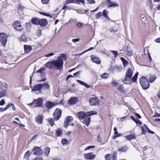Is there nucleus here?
<instances>
[{"mask_svg":"<svg viewBox=\"0 0 160 160\" xmlns=\"http://www.w3.org/2000/svg\"><path fill=\"white\" fill-rule=\"evenodd\" d=\"M5 103V101L4 100L2 99L0 102V105L1 106H2L4 105Z\"/></svg>","mask_w":160,"mask_h":160,"instance_id":"61","label":"nucleus"},{"mask_svg":"<svg viewBox=\"0 0 160 160\" xmlns=\"http://www.w3.org/2000/svg\"><path fill=\"white\" fill-rule=\"evenodd\" d=\"M107 6L108 8L118 7L119 4L116 2H112L111 0H107Z\"/></svg>","mask_w":160,"mask_h":160,"instance_id":"11","label":"nucleus"},{"mask_svg":"<svg viewBox=\"0 0 160 160\" xmlns=\"http://www.w3.org/2000/svg\"><path fill=\"white\" fill-rule=\"evenodd\" d=\"M13 105V104L12 103L8 104L6 108H5L6 110L8 109L11 106Z\"/></svg>","mask_w":160,"mask_h":160,"instance_id":"59","label":"nucleus"},{"mask_svg":"<svg viewBox=\"0 0 160 160\" xmlns=\"http://www.w3.org/2000/svg\"><path fill=\"white\" fill-rule=\"evenodd\" d=\"M112 155L110 154H108L105 156V158L106 160H111Z\"/></svg>","mask_w":160,"mask_h":160,"instance_id":"46","label":"nucleus"},{"mask_svg":"<svg viewBox=\"0 0 160 160\" xmlns=\"http://www.w3.org/2000/svg\"><path fill=\"white\" fill-rule=\"evenodd\" d=\"M55 105V104L54 102L50 101H47L45 104L46 107L48 108H50Z\"/></svg>","mask_w":160,"mask_h":160,"instance_id":"20","label":"nucleus"},{"mask_svg":"<svg viewBox=\"0 0 160 160\" xmlns=\"http://www.w3.org/2000/svg\"><path fill=\"white\" fill-rule=\"evenodd\" d=\"M32 151L35 155L39 156L42 155L43 154V152L41 147L35 146L32 149Z\"/></svg>","mask_w":160,"mask_h":160,"instance_id":"5","label":"nucleus"},{"mask_svg":"<svg viewBox=\"0 0 160 160\" xmlns=\"http://www.w3.org/2000/svg\"><path fill=\"white\" fill-rule=\"evenodd\" d=\"M32 22L36 25H39L42 28L46 27L48 24L47 20L45 19L34 18H32Z\"/></svg>","mask_w":160,"mask_h":160,"instance_id":"1","label":"nucleus"},{"mask_svg":"<svg viewBox=\"0 0 160 160\" xmlns=\"http://www.w3.org/2000/svg\"><path fill=\"white\" fill-rule=\"evenodd\" d=\"M130 77H127L126 76H125V78L122 81V82L125 84H129L130 83L131 78Z\"/></svg>","mask_w":160,"mask_h":160,"instance_id":"23","label":"nucleus"},{"mask_svg":"<svg viewBox=\"0 0 160 160\" xmlns=\"http://www.w3.org/2000/svg\"><path fill=\"white\" fill-rule=\"evenodd\" d=\"M95 148L94 146H90L87 147L85 149L84 151H86L88 150H89L92 148Z\"/></svg>","mask_w":160,"mask_h":160,"instance_id":"55","label":"nucleus"},{"mask_svg":"<svg viewBox=\"0 0 160 160\" xmlns=\"http://www.w3.org/2000/svg\"><path fill=\"white\" fill-rule=\"evenodd\" d=\"M7 35L4 33L0 34V42L4 46H5L7 42Z\"/></svg>","mask_w":160,"mask_h":160,"instance_id":"7","label":"nucleus"},{"mask_svg":"<svg viewBox=\"0 0 160 160\" xmlns=\"http://www.w3.org/2000/svg\"><path fill=\"white\" fill-rule=\"evenodd\" d=\"M43 118V117L42 114H39L35 118V121L38 124H42V123Z\"/></svg>","mask_w":160,"mask_h":160,"instance_id":"15","label":"nucleus"},{"mask_svg":"<svg viewBox=\"0 0 160 160\" xmlns=\"http://www.w3.org/2000/svg\"><path fill=\"white\" fill-rule=\"evenodd\" d=\"M79 101V99L76 97H72L68 101V103L69 105H74Z\"/></svg>","mask_w":160,"mask_h":160,"instance_id":"9","label":"nucleus"},{"mask_svg":"<svg viewBox=\"0 0 160 160\" xmlns=\"http://www.w3.org/2000/svg\"><path fill=\"white\" fill-rule=\"evenodd\" d=\"M135 123L137 124H139V125L142 124V122L139 120L138 119H137V120Z\"/></svg>","mask_w":160,"mask_h":160,"instance_id":"62","label":"nucleus"},{"mask_svg":"<svg viewBox=\"0 0 160 160\" xmlns=\"http://www.w3.org/2000/svg\"><path fill=\"white\" fill-rule=\"evenodd\" d=\"M121 60L122 61L123 66L124 67H125L127 66V64L128 63V62L125 59H124L122 57L121 58Z\"/></svg>","mask_w":160,"mask_h":160,"instance_id":"37","label":"nucleus"},{"mask_svg":"<svg viewBox=\"0 0 160 160\" xmlns=\"http://www.w3.org/2000/svg\"><path fill=\"white\" fill-rule=\"evenodd\" d=\"M80 72V71H78L74 73L73 75L74 76H78L79 75Z\"/></svg>","mask_w":160,"mask_h":160,"instance_id":"63","label":"nucleus"},{"mask_svg":"<svg viewBox=\"0 0 160 160\" xmlns=\"http://www.w3.org/2000/svg\"><path fill=\"white\" fill-rule=\"evenodd\" d=\"M39 13L42 15L49 17H50V18H52V16L51 15H50L49 14H47L46 13H45L44 12H39Z\"/></svg>","mask_w":160,"mask_h":160,"instance_id":"51","label":"nucleus"},{"mask_svg":"<svg viewBox=\"0 0 160 160\" xmlns=\"http://www.w3.org/2000/svg\"><path fill=\"white\" fill-rule=\"evenodd\" d=\"M48 122L51 126H52L54 124V123L53 120L52 118H49L48 119Z\"/></svg>","mask_w":160,"mask_h":160,"instance_id":"47","label":"nucleus"},{"mask_svg":"<svg viewBox=\"0 0 160 160\" xmlns=\"http://www.w3.org/2000/svg\"><path fill=\"white\" fill-rule=\"evenodd\" d=\"M42 85V88L44 89H48L50 88L49 85L47 82L41 84Z\"/></svg>","mask_w":160,"mask_h":160,"instance_id":"28","label":"nucleus"},{"mask_svg":"<svg viewBox=\"0 0 160 160\" xmlns=\"http://www.w3.org/2000/svg\"><path fill=\"white\" fill-rule=\"evenodd\" d=\"M73 118L72 116H69L66 117L64 121L63 126L67 128L69 125V123L73 120Z\"/></svg>","mask_w":160,"mask_h":160,"instance_id":"10","label":"nucleus"},{"mask_svg":"<svg viewBox=\"0 0 160 160\" xmlns=\"http://www.w3.org/2000/svg\"><path fill=\"white\" fill-rule=\"evenodd\" d=\"M139 81L140 84L143 89H147L149 87V82L146 77H142L140 79Z\"/></svg>","mask_w":160,"mask_h":160,"instance_id":"2","label":"nucleus"},{"mask_svg":"<svg viewBox=\"0 0 160 160\" xmlns=\"http://www.w3.org/2000/svg\"><path fill=\"white\" fill-rule=\"evenodd\" d=\"M24 48L26 53L29 52L32 49V47L29 45H25L24 46Z\"/></svg>","mask_w":160,"mask_h":160,"instance_id":"22","label":"nucleus"},{"mask_svg":"<svg viewBox=\"0 0 160 160\" xmlns=\"http://www.w3.org/2000/svg\"><path fill=\"white\" fill-rule=\"evenodd\" d=\"M97 112L96 111H91L86 112V115L91 116L92 115L97 114Z\"/></svg>","mask_w":160,"mask_h":160,"instance_id":"32","label":"nucleus"},{"mask_svg":"<svg viewBox=\"0 0 160 160\" xmlns=\"http://www.w3.org/2000/svg\"><path fill=\"white\" fill-rule=\"evenodd\" d=\"M89 102L90 105H98L100 103V101L96 97L94 98H90L89 100Z\"/></svg>","mask_w":160,"mask_h":160,"instance_id":"6","label":"nucleus"},{"mask_svg":"<svg viewBox=\"0 0 160 160\" xmlns=\"http://www.w3.org/2000/svg\"><path fill=\"white\" fill-rule=\"evenodd\" d=\"M114 134L115 135L113 137V139H115L117 137H120L121 136V135L120 134L118 133V132L117 131V129L116 128H114Z\"/></svg>","mask_w":160,"mask_h":160,"instance_id":"27","label":"nucleus"},{"mask_svg":"<svg viewBox=\"0 0 160 160\" xmlns=\"http://www.w3.org/2000/svg\"><path fill=\"white\" fill-rule=\"evenodd\" d=\"M50 148L49 147H47L44 151V153L46 155L48 156L50 152Z\"/></svg>","mask_w":160,"mask_h":160,"instance_id":"39","label":"nucleus"},{"mask_svg":"<svg viewBox=\"0 0 160 160\" xmlns=\"http://www.w3.org/2000/svg\"><path fill=\"white\" fill-rule=\"evenodd\" d=\"M115 70L117 72H120L122 70V67L121 66L115 67Z\"/></svg>","mask_w":160,"mask_h":160,"instance_id":"40","label":"nucleus"},{"mask_svg":"<svg viewBox=\"0 0 160 160\" xmlns=\"http://www.w3.org/2000/svg\"><path fill=\"white\" fill-rule=\"evenodd\" d=\"M75 3L78 4L82 3V4L85 3V0H75Z\"/></svg>","mask_w":160,"mask_h":160,"instance_id":"38","label":"nucleus"},{"mask_svg":"<svg viewBox=\"0 0 160 160\" xmlns=\"http://www.w3.org/2000/svg\"><path fill=\"white\" fill-rule=\"evenodd\" d=\"M34 103H35V107H42V103L43 100L42 98H38L37 99L34 100Z\"/></svg>","mask_w":160,"mask_h":160,"instance_id":"8","label":"nucleus"},{"mask_svg":"<svg viewBox=\"0 0 160 160\" xmlns=\"http://www.w3.org/2000/svg\"><path fill=\"white\" fill-rule=\"evenodd\" d=\"M49 1L50 0H41V2L43 4H47Z\"/></svg>","mask_w":160,"mask_h":160,"instance_id":"56","label":"nucleus"},{"mask_svg":"<svg viewBox=\"0 0 160 160\" xmlns=\"http://www.w3.org/2000/svg\"><path fill=\"white\" fill-rule=\"evenodd\" d=\"M77 115L80 119H83L86 115V113L83 111H81L78 113Z\"/></svg>","mask_w":160,"mask_h":160,"instance_id":"18","label":"nucleus"},{"mask_svg":"<svg viewBox=\"0 0 160 160\" xmlns=\"http://www.w3.org/2000/svg\"><path fill=\"white\" fill-rule=\"evenodd\" d=\"M61 142L63 145H66L68 144V141L66 138H63L62 139Z\"/></svg>","mask_w":160,"mask_h":160,"instance_id":"36","label":"nucleus"},{"mask_svg":"<svg viewBox=\"0 0 160 160\" xmlns=\"http://www.w3.org/2000/svg\"><path fill=\"white\" fill-rule=\"evenodd\" d=\"M112 84L114 86H116L118 84V82L115 81H113L112 82Z\"/></svg>","mask_w":160,"mask_h":160,"instance_id":"58","label":"nucleus"},{"mask_svg":"<svg viewBox=\"0 0 160 160\" xmlns=\"http://www.w3.org/2000/svg\"><path fill=\"white\" fill-rule=\"evenodd\" d=\"M32 152H30L29 151H27L25 154L24 156V158L26 159H28L29 158V157L30 156Z\"/></svg>","mask_w":160,"mask_h":160,"instance_id":"33","label":"nucleus"},{"mask_svg":"<svg viewBox=\"0 0 160 160\" xmlns=\"http://www.w3.org/2000/svg\"><path fill=\"white\" fill-rule=\"evenodd\" d=\"M156 77L155 76H151L149 78V81L150 82H152L156 79Z\"/></svg>","mask_w":160,"mask_h":160,"instance_id":"42","label":"nucleus"},{"mask_svg":"<svg viewBox=\"0 0 160 160\" xmlns=\"http://www.w3.org/2000/svg\"><path fill=\"white\" fill-rule=\"evenodd\" d=\"M44 66L49 69H54L53 61L48 62L45 64Z\"/></svg>","mask_w":160,"mask_h":160,"instance_id":"16","label":"nucleus"},{"mask_svg":"<svg viewBox=\"0 0 160 160\" xmlns=\"http://www.w3.org/2000/svg\"><path fill=\"white\" fill-rule=\"evenodd\" d=\"M102 13L101 12H99L95 14L96 18L98 19L102 16Z\"/></svg>","mask_w":160,"mask_h":160,"instance_id":"52","label":"nucleus"},{"mask_svg":"<svg viewBox=\"0 0 160 160\" xmlns=\"http://www.w3.org/2000/svg\"><path fill=\"white\" fill-rule=\"evenodd\" d=\"M21 40L24 42H26L27 40L26 36L25 35H22L21 38Z\"/></svg>","mask_w":160,"mask_h":160,"instance_id":"48","label":"nucleus"},{"mask_svg":"<svg viewBox=\"0 0 160 160\" xmlns=\"http://www.w3.org/2000/svg\"><path fill=\"white\" fill-rule=\"evenodd\" d=\"M75 2V0H67L65 2L66 4H68L71 3Z\"/></svg>","mask_w":160,"mask_h":160,"instance_id":"54","label":"nucleus"},{"mask_svg":"<svg viewBox=\"0 0 160 160\" xmlns=\"http://www.w3.org/2000/svg\"><path fill=\"white\" fill-rule=\"evenodd\" d=\"M138 74V72H136L134 75V76H133V77H132V78L131 79V80L132 82H135L137 81Z\"/></svg>","mask_w":160,"mask_h":160,"instance_id":"34","label":"nucleus"},{"mask_svg":"<svg viewBox=\"0 0 160 160\" xmlns=\"http://www.w3.org/2000/svg\"><path fill=\"white\" fill-rule=\"evenodd\" d=\"M89 117V116L86 115L84 118L85 123L87 126L89 125L91 121L90 118Z\"/></svg>","mask_w":160,"mask_h":160,"instance_id":"19","label":"nucleus"},{"mask_svg":"<svg viewBox=\"0 0 160 160\" xmlns=\"http://www.w3.org/2000/svg\"><path fill=\"white\" fill-rule=\"evenodd\" d=\"M57 58L58 60H66L67 59V57L66 55L64 54H61L60 55L58 56Z\"/></svg>","mask_w":160,"mask_h":160,"instance_id":"24","label":"nucleus"},{"mask_svg":"<svg viewBox=\"0 0 160 160\" xmlns=\"http://www.w3.org/2000/svg\"><path fill=\"white\" fill-rule=\"evenodd\" d=\"M0 98L2 97H3L5 96L6 93V89L5 88L4 89L1 88V89H0Z\"/></svg>","mask_w":160,"mask_h":160,"instance_id":"26","label":"nucleus"},{"mask_svg":"<svg viewBox=\"0 0 160 160\" xmlns=\"http://www.w3.org/2000/svg\"><path fill=\"white\" fill-rule=\"evenodd\" d=\"M13 27L14 28L16 29L17 30L21 31L22 30V25L19 21H17L15 22L13 25Z\"/></svg>","mask_w":160,"mask_h":160,"instance_id":"14","label":"nucleus"},{"mask_svg":"<svg viewBox=\"0 0 160 160\" xmlns=\"http://www.w3.org/2000/svg\"><path fill=\"white\" fill-rule=\"evenodd\" d=\"M125 138L128 140H131L135 139L136 138L135 135L130 134L125 136Z\"/></svg>","mask_w":160,"mask_h":160,"instance_id":"25","label":"nucleus"},{"mask_svg":"<svg viewBox=\"0 0 160 160\" xmlns=\"http://www.w3.org/2000/svg\"><path fill=\"white\" fill-rule=\"evenodd\" d=\"M62 131L60 128L58 129L56 131L55 133L57 137H60L62 134Z\"/></svg>","mask_w":160,"mask_h":160,"instance_id":"30","label":"nucleus"},{"mask_svg":"<svg viewBox=\"0 0 160 160\" xmlns=\"http://www.w3.org/2000/svg\"><path fill=\"white\" fill-rule=\"evenodd\" d=\"M117 155V151H114L112 155V160H116Z\"/></svg>","mask_w":160,"mask_h":160,"instance_id":"44","label":"nucleus"},{"mask_svg":"<svg viewBox=\"0 0 160 160\" xmlns=\"http://www.w3.org/2000/svg\"><path fill=\"white\" fill-rule=\"evenodd\" d=\"M77 82H78L79 83H80V84L82 85L83 86H84V84H85V82L79 80H77Z\"/></svg>","mask_w":160,"mask_h":160,"instance_id":"60","label":"nucleus"},{"mask_svg":"<svg viewBox=\"0 0 160 160\" xmlns=\"http://www.w3.org/2000/svg\"><path fill=\"white\" fill-rule=\"evenodd\" d=\"M62 112L61 110L59 108H57L53 113V119L55 121L58 120L61 117Z\"/></svg>","mask_w":160,"mask_h":160,"instance_id":"4","label":"nucleus"},{"mask_svg":"<svg viewBox=\"0 0 160 160\" xmlns=\"http://www.w3.org/2000/svg\"><path fill=\"white\" fill-rule=\"evenodd\" d=\"M91 60L93 62L97 64H99L101 62L100 60L98 58L94 57L93 56H91Z\"/></svg>","mask_w":160,"mask_h":160,"instance_id":"21","label":"nucleus"},{"mask_svg":"<svg viewBox=\"0 0 160 160\" xmlns=\"http://www.w3.org/2000/svg\"><path fill=\"white\" fill-rule=\"evenodd\" d=\"M102 15L106 19L109 20L110 18L108 17V12L106 10H103L102 12Z\"/></svg>","mask_w":160,"mask_h":160,"instance_id":"29","label":"nucleus"},{"mask_svg":"<svg viewBox=\"0 0 160 160\" xmlns=\"http://www.w3.org/2000/svg\"><path fill=\"white\" fill-rule=\"evenodd\" d=\"M53 55H54V54L53 53H49L47 54L46 55H45V56L46 57H49L53 56Z\"/></svg>","mask_w":160,"mask_h":160,"instance_id":"64","label":"nucleus"},{"mask_svg":"<svg viewBox=\"0 0 160 160\" xmlns=\"http://www.w3.org/2000/svg\"><path fill=\"white\" fill-rule=\"evenodd\" d=\"M110 32L112 33L113 34H114L117 32V29L115 27H113L112 28H110Z\"/></svg>","mask_w":160,"mask_h":160,"instance_id":"45","label":"nucleus"},{"mask_svg":"<svg viewBox=\"0 0 160 160\" xmlns=\"http://www.w3.org/2000/svg\"><path fill=\"white\" fill-rule=\"evenodd\" d=\"M46 70L45 68L43 67H42L40 68L39 70L36 71L37 72L42 73V72L43 71H45Z\"/></svg>","mask_w":160,"mask_h":160,"instance_id":"50","label":"nucleus"},{"mask_svg":"<svg viewBox=\"0 0 160 160\" xmlns=\"http://www.w3.org/2000/svg\"><path fill=\"white\" fill-rule=\"evenodd\" d=\"M127 150V147L126 146H124L122 147L118 148V151L121 152H126Z\"/></svg>","mask_w":160,"mask_h":160,"instance_id":"31","label":"nucleus"},{"mask_svg":"<svg viewBox=\"0 0 160 160\" xmlns=\"http://www.w3.org/2000/svg\"><path fill=\"white\" fill-rule=\"evenodd\" d=\"M42 88L41 84H37L33 86L32 89V91H40Z\"/></svg>","mask_w":160,"mask_h":160,"instance_id":"17","label":"nucleus"},{"mask_svg":"<svg viewBox=\"0 0 160 160\" xmlns=\"http://www.w3.org/2000/svg\"><path fill=\"white\" fill-rule=\"evenodd\" d=\"M108 76L109 74L106 73H104L101 75V77L102 78L104 79L108 78Z\"/></svg>","mask_w":160,"mask_h":160,"instance_id":"43","label":"nucleus"},{"mask_svg":"<svg viewBox=\"0 0 160 160\" xmlns=\"http://www.w3.org/2000/svg\"><path fill=\"white\" fill-rule=\"evenodd\" d=\"M118 90L121 92H124L125 91V89L123 86V85H121L117 88Z\"/></svg>","mask_w":160,"mask_h":160,"instance_id":"35","label":"nucleus"},{"mask_svg":"<svg viewBox=\"0 0 160 160\" xmlns=\"http://www.w3.org/2000/svg\"><path fill=\"white\" fill-rule=\"evenodd\" d=\"M127 54L128 56H130L133 55V52L132 50H129L128 46H127Z\"/></svg>","mask_w":160,"mask_h":160,"instance_id":"41","label":"nucleus"},{"mask_svg":"<svg viewBox=\"0 0 160 160\" xmlns=\"http://www.w3.org/2000/svg\"><path fill=\"white\" fill-rule=\"evenodd\" d=\"M54 68H56L57 70H61L63 67V61L62 60H57L53 61Z\"/></svg>","mask_w":160,"mask_h":160,"instance_id":"3","label":"nucleus"},{"mask_svg":"<svg viewBox=\"0 0 160 160\" xmlns=\"http://www.w3.org/2000/svg\"><path fill=\"white\" fill-rule=\"evenodd\" d=\"M133 67L128 68L126 72L125 76L127 77L132 78L133 75Z\"/></svg>","mask_w":160,"mask_h":160,"instance_id":"12","label":"nucleus"},{"mask_svg":"<svg viewBox=\"0 0 160 160\" xmlns=\"http://www.w3.org/2000/svg\"><path fill=\"white\" fill-rule=\"evenodd\" d=\"M84 157L86 159L92 160L95 158V155L92 152L84 154Z\"/></svg>","mask_w":160,"mask_h":160,"instance_id":"13","label":"nucleus"},{"mask_svg":"<svg viewBox=\"0 0 160 160\" xmlns=\"http://www.w3.org/2000/svg\"><path fill=\"white\" fill-rule=\"evenodd\" d=\"M141 128L142 129V134L145 135L147 132L144 128L143 127L141 126Z\"/></svg>","mask_w":160,"mask_h":160,"instance_id":"53","label":"nucleus"},{"mask_svg":"<svg viewBox=\"0 0 160 160\" xmlns=\"http://www.w3.org/2000/svg\"><path fill=\"white\" fill-rule=\"evenodd\" d=\"M89 4H94L95 3V0H86Z\"/></svg>","mask_w":160,"mask_h":160,"instance_id":"57","label":"nucleus"},{"mask_svg":"<svg viewBox=\"0 0 160 160\" xmlns=\"http://www.w3.org/2000/svg\"><path fill=\"white\" fill-rule=\"evenodd\" d=\"M111 52L114 55V57L115 58L117 57L118 55V52L116 51H113V50H111Z\"/></svg>","mask_w":160,"mask_h":160,"instance_id":"49","label":"nucleus"}]
</instances>
